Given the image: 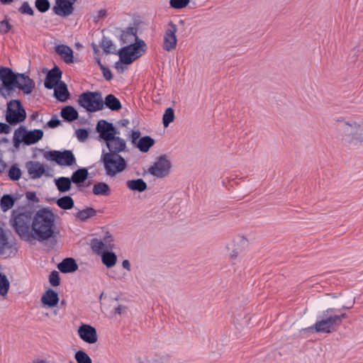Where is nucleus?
Segmentation results:
<instances>
[{
    "label": "nucleus",
    "instance_id": "nucleus-17",
    "mask_svg": "<svg viewBox=\"0 0 363 363\" xmlns=\"http://www.w3.org/2000/svg\"><path fill=\"white\" fill-rule=\"evenodd\" d=\"M28 172L33 179H39L43 175H48L45 166L37 161H28L26 163Z\"/></svg>",
    "mask_w": 363,
    "mask_h": 363
},
{
    "label": "nucleus",
    "instance_id": "nucleus-24",
    "mask_svg": "<svg viewBox=\"0 0 363 363\" xmlns=\"http://www.w3.org/2000/svg\"><path fill=\"white\" fill-rule=\"evenodd\" d=\"M106 107L112 111H118L122 108L120 100L113 94H109L102 99V110Z\"/></svg>",
    "mask_w": 363,
    "mask_h": 363
},
{
    "label": "nucleus",
    "instance_id": "nucleus-37",
    "mask_svg": "<svg viewBox=\"0 0 363 363\" xmlns=\"http://www.w3.org/2000/svg\"><path fill=\"white\" fill-rule=\"evenodd\" d=\"M96 215V211L92 207H86L79 211L75 217L80 221H85L88 218H92Z\"/></svg>",
    "mask_w": 363,
    "mask_h": 363
},
{
    "label": "nucleus",
    "instance_id": "nucleus-61",
    "mask_svg": "<svg viewBox=\"0 0 363 363\" xmlns=\"http://www.w3.org/2000/svg\"><path fill=\"white\" fill-rule=\"evenodd\" d=\"M335 318H338V320H337L339 326L342 324V319H345L347 318V315L345 313H343L340 315H335Z\"/></svg>",
    "mask_w": 363,
    "mask_h": 363
},
{
    "label": "nucleus",
    "instance_id": "nucleus-59",
    "mask_svg": "<svg viewBox=\"0 0 363 363\" xmlns=\"http://www.w3.org/2000/svg\"><path fill=\"white\" fill-rule=\"evenodd\" d=\"M119 134H120V132H119L118 129L113 124L112 128H111V132L110 143L111 142V140H113V139H115V138H119L118 136H117V135H119Z\"/></svg>",
    "mask_w": 363,
    "mask_h": 363
},
{
    "label": "nucleus",
    "instance_id": "nucleus-49",
    "mask_svg": "<svg viewBox=\"0 0 363 363\" xmlns=\"http://www.w3.org/2000/svg\"><path fill=\"white\" fill-rule=\"evenodd\" d=\"M89 135V128H78L76 130V135L79 141L84 142L85 141Z\"/></svg>",
    "mask_w": 363,
    "mask_h": 363
},
{
    "label": "nucleus",
    "instance_id": "nucleus-38",
    "mask_svg": "<svg viewBox=\"0 0 363 363\" xmlns=\"http://www.w3.org/2000/svg\"><path fill=\"white\" fill-rule=\"evenodd\" d=\"M128 35L134 36V40L135 41V39L139 38L138 36V28L136 27L129 26L125 30H122L119 37V40L122 44L127 43L129 41L128 39H124V36H128Z\"/></svg>",
    "mask_w": 363,
    "mask_h": 363
},
{
    "label": "nucleus",
    "instance_id": "nucleus-63",
    "mask_svg": "<svg viewBox=\"0 0 363 363\" xmlns=\"http://www.w3.org/2000/svg\"><path fill=\"white\" fill-rule=\"evenodd\" d=\"M118 123L121 127H126L129 124V121L128 119H121L118 121Z\"/></svg>",
    "mask_w": 363,
    "mask_h": 363
},
{
    "label": "nucleus",
    "instance_id": "nucleus-40",
    "mask_svg": "<svg viewBox=\"0 0 363 363\" xmlns=\"http://www.w3.org/2000/svg\"><path fill=\"white\" fill-rule=\"evenodd\" d=\"M10 288V282L7 277L2 272H0V295L6 296Z\"/></svg>",
    "mask_w": 363,
    "mask_h": 363
},
{
    "label": "nucleus",
    "instance_id": "nucleus-51",
    "mask_svg": "<svg viewBox=\"0 0 363 363\" xmlns=\"http://www.w3.org/2000/svg\"><path fill=\"white\" fill-rule=\"evenodd\" d=\"M130 140L131 142V143L135 146L136 145V143H138V141L139 140V139L141 137V133L138 130H133L130 134Z\"/></svg>",
    "mask_w": 363,
    "mask_h": 363
},
{
    "label": "nucleus",
    "instance_id": "nucleus-64",
    "mask_svg": "<svg viewBox=\"0 0 363 363\" xmlns=\"http://www.w3.org/2000/svg\"><path fill=\"white\" fill-rule=\"evenodd\" d=\"M94 59H95L96 63L99 66L100 69L105 66L101 63V57H99V55H95Z\"/></svg>",
    "mask_w": 363,
    "mask_h": 363
},
{
    "label": "nucleus",
    "instance_id": "nucleus-33",
    "mask_svg": "<svg viewBox=\"0 0 363 363\" xmlns=\"http://www.w3.org/2000/svg\"><path fill=\"white\" fill-rule=\"evenodd\" d=\"M101 262L107 268H112L117 262V255L112 250L106 251L101 256Z\"/></svg>",
    "mask_w": 363,
    "mask_h": 363
},
{
    "label": "nucleus",
    "instance_id": "nucleus-29",
    "mask_svg": "<svg viewBox=\"0 0 363 363\" xmlns=\"http://www.w3.org/2000/svg\"><path fill=\"white\" fill-rule=\"evenodd\" d=\"M126 186L130 190L138 192H143L147 189V184L143 179L128 180Z\"/></svg>",
    "mask_w": 363,
    "mask_h": 363
},
{
    "label": "nucleus",
    "instance_id": "nucleus-11",
    "mask_svg": "<svg viewBox=\"0 0 363 363\" xmlns=\"http://www.w3.org/2000/svg\"><path fill=\"white\" fill-rule=\"evenodd\" d=\"M169 28L165 30L162 48L165 51L174 50L177 44L176 33L177 26L172 21L168 23Z\"/></svg>",
    "mask_w": 363,
    "mask_h": 363
},
{
    "label": "nucleus",
    "instance_id": "nucleus-56",
    "mask_svg": "<svg viewBox=\"0 0 363 363\" xmlns=\"http://www.w3.org/2000/svg\"><path fill=\"white\" fill-rule=\"evenodd\" d=\"M127 65H125L121 60L116 62L114 65V67L118 70V72L123 73L125 69H127Z\"/></svg>",
    "mask_w": 363,
    "mask_h": 363
},
{
    "label": "nucleus",
    "instance_id": "nucleus-62",
    "mask_svg": "<svg viewBox=\"0 0 363 363\" xmlns=\"http://www.w3.org/2000/svg\"><path fill=\"white\" fill-rule=\"evenodd\" d=\"M122 266L124 269H127L128 271H130L131 269L130 263L128 259H125L122 262Z\"/></svg>",
    "mask_w": 363,
    "mask_h": 363
},
{
    "label": "nucleus",
    "instance_id": "nucleus-52",
    "mask_svg": "<svg viewBox=\"0 0 363 363\" xmlns=\"http://www.w3.org/2000/svg\"><path fill=\"white\" fill-rule=\"evenodd\" d=\"M61 121L56 115L53 116L51 119L47 123V126L50 128H55L60 125Z\"/></svg>",
    "mask_w": 363,
    "mask_h": 363
},
{
    "label": "nucleus",
    "instance_id": "nucleus-5",
    "mask_svg": "<svg viewBox=\"0 0 363 363\" xmlns=\"http://www.w3.org/2000/svg\"><path fill=\"white\" fill-rule=\"evenodd\" d=\"M338 129L342 135L344 145H357L363 144V126L354 121H344L338 120Z\"/></svg>",
    "mask_w": 363,
    "mask_h": 363
},
{
    "label": "nucleus",
    "instance_id": "nucleus-42",
    "mask_svg": "<svg viewBox=\"0 0 363 363\" xmlns=\"http://www.w3.org/2000/svg\"><path fill=\"white\" fill-rule=\"evenodd\" d=\"M51 4L49 0H35V7L40 13H45L50 9Z\"/></svg>",
    "mask_w": 363,
    "mask_h": 363
},
{
    "label": "nucleus",
    "instance_id": "nucleus-53",
    "mask_svg": "<svg viewBox=\"0 0 363 363\" xmlns=\"http://www.w3.org/2000/svg\"><path fill=\"white\" fill-rule=\"evenodd\" d=\"M100 69L103 74V77L105 78L106 80L111 81V79H113V74L108 67L104 66L101 67Z\"/></svg>",
    "mask_w": 363,
    "mask_h": 363
},
{
    "label": "nucleus",
    "instance_id": "nucleus-9",
    "mask_svg": "<svg viewBox=\"0 0 363 363\" xmlns=\"http://www.w3.org/2000/svg\"><path fill=\"white\" fill-rule=\"evenodd\" d=\"M44 158L60 166L71 167L76 164V158L72 150H49L43 152Z\"/></svg>",
    "mask_w": 363,
    "mask_h": 363
},
{
    "label": "nucleus",
    "instance_id": "nucleus-36",
    "mask_svg": "<svg viewBox=\"0 0 363 363\" xmlns=\"http://www.w3.org/2000/svg\"><path fill=\"white\" fill-rule=\"evenodd\" d=\"M101 47L103 48V52L106 55L114 54L117 52L116 47L113 41L108 39L106 36H103L101 42L100 43Z\"/></svg>",
    "mask_w": 363,
    "mask_h": 363
},
{
    "label": "nucleus",
    "instance_id": "nucleus-46",
    "mask_svg": "<svg viewBox=\"0 0 363 363\" xmlns=\"http://www.w3.org/2000/svg\"><path fill=\"white\" fill-rule=\"evenodd\" d=\"M60 281L59 272L56 270L52 271L49 275V282L50 285L53 287L58 286L60 284Z\"/></svg>",
    "mask_w": 363,
    "mask_h": 363
},
{
    "label": "nucleus",
    "instance_id": "nucleus-15",
    "mask_svg": "<svg viewBox=\"0 0 363 363\" xmlns=\"http://www.w3.org/2000/svg\"><path fill=\"white\" fill-rule=\"evenodd\" d=\"M62 72L57 65H55L52 69L48 71L44 86L47 89H53L62 81Z\"/></svg>",
    "mask_w": 363,
    "mask_h": 363
},
{
    "label": "nucleus",
    "instance_id": "nucleus-16",
    "mask_svg": "<svg viewBox=\"0 0 363 363\" xmlns=\"http://www.w3.org/2000/svg\"><path fill=\"white\" fill-rule=\"evenodd\" d=\"M79 337L86 343L94 344L98 340L97 331L90 325L82 324L78 329Z\"/></svg>",
    "mask_w": 363,
    "mask_h": 363
},
{
    "label": "nucleus",
    "instance_id": "nucleus-31",
    "mask_svg": "<svg viewBox=\"0 0 363 363\" xmlns=\"http://www.w3.org/2000/svg\"><path fill=\"white\" fill-rule=\"evenodd\" d=\"M90 246L92 251L100 256L105 253L106 251L110 250L104 241L97 238H93L91 240Z\"/></svg>",
    "mask_w": 363,
    "mask_h": 363
},
{
    "label": "nucleus",
    "instance_id": "nucleus-2",
    "mask_svg": "<svg viewBox=\"0 0 363 363\" xmlns=\"http://www.w3.org/2000/svg\"><path fill=\"white\" fill-rule=\"evenodd\" d=\"M0 80L2 82L0 94L4 99L11 96L16 88L21 90L26 95L30 94L35 88L34 81L28 75L25 73H16L7 67H0Z\"/></svg>",
    "mask_w": 363,
    "mask_h": 363
},
{
    "label": "nucleus",
    "instance_id": "nucleus-10",
    "mask_svg": "<svg viewBox=\"0 0 363 363\" xmlns=\"http://www.w3.org/2000/svg\"><path fill=\"white\" fill-rule=\"evenodd\" d=\"M172 164L166 155H160L153 164L148 168L147 172L157 177L162 178L170 173Z\"/></svg>",
    "mask_w": 363,
    "mask_h": 363
},
{
    "label": "nucleus",
    "instance_id": "nucleus-50",
    "mask_svg": "<svg viewBox=\"0 0 363 363\" xmlns=\"http://www.w3.org/2000/svg\"><path fill=\"white\" fill-rule=\"evenodd\" d=\"M101 240L104 241V242L108 245V247H109L111 250H113L115 248V245L113 243V237L109 231H106L105 233L103 240Z\"/></svg>",
    "mask_w": 363,
    "mask_h": 363
},
{
    "label": "nucleus",
    "instance_id": "nucleus-6",
    "mask_svg": "<svg viewBox=\"0 0 363 363\" xmlns=\"http://www.w3.org/2000/svg\"><path fill=\"white\" fill-rule=\"evenodd\" d=\"M340 309H335L334 308H329L322 313V315L319 316L320 320H318L316 323L308 328H304L302 330L304 332L314 333H332L337 330V328L339 326L337 320L338 318H335L333 314L336 311Z\"/></svg>",
    "mask_w": 363,
    "mask_h": 363
},
{
    "label": "nucleus",
    "instance_id": "nucleus-35",
    "mask_svg": "<svg viewBox=\"0 0 363 363\" xmlns=\"http://www.w3.org/2000/svg\"><path fill=\"white\" fill-rule=\"evenodd\" d=\"M53 200L63 210H70L74 206V201L70 196H64L57 199H53Z\"/></svg>",
    "mask_w": 363,
    "mask_h": 363
},
{
    "label": "nucleus",
    "instance_id": "nucleus-20",
    "mask_svg": "<svg viewBox=\"0 0 363 363\" xmlns=\"http://www.w3.org/2000/svg\"><path fill=\"white\" fill-rule=\"evenodd\" d=\"M60 301L58 294L52 289H48L41 297V303L44 306L54 308L57 306Z\"/></svg>",
    "mask_w": 363,
    "mask_h": 363
},
{
    "label": "nucleus",
    "instance_id": "nucleus-7",
    "mask_svg": "<svg viewBox=\"0 0 363 363\" xmlns=\"http://www.w3.org/2000/svg\"><path fill=\"white\" fill-rule=\"evenodd\" d=\"M78 104L88 113L102 111V94L99 91H86L82 93L78 98Z\"/></svg>",
    "mask_w": 363,
    "mask_h": 363
},
{
    "label": "nucleus",
    "instance_id": "nucleus-41",
    "mask_svg": "<svg viewBox=\"0 0 363 363\" xmlns=\"http://www.w3.org/2000/svg\"><path fill=\"white\" fill-rule=\"evenodd\" d=\"M22 172L19 167L14 164L11 166L8 172V177L10 180L16 182L21 177Z\"/></svg>",
    "mask_w": 363,
    "mask_h": 363
},
{
    "label": "nucleus",
    "instance_id": "nucleus-34",
    "mask_svg": "<svg viewBox=\"0 0 363 363\" xmlns=\"http://www.w3.org/2000/svg\"><path fill=\"white\" fill-rule=\"evenodd\" d=\"M12 248V244L9 241V238L4 230L0 226V255L6 254V250Z\"/></svg>",
    "mask_w": 363,
    "mask_h": 363
},
{
    "label": "nucleus",
    "instance_id": "nucleus-55",
    "mask_svg": "<svg viewBox=\"0 0 363 363\" xmlns=\"http://www.w3.org/2000/svg\"><path fill=\"white\" fill-rule=\"evenodd\" d=\"M11 125H9L8 123H0V134H8L11 132Z\"/></svg>",
    "mask_w": 363,
    "mask_h": 363
},
{
    "label": "nucleus",
    "instance_id": "nucleus-1",
    "mask_svg": "<svg viewBox=\"0 0 363 363\" xmlns=\"http://www.w3.org/2000/svg\"><path fill=\"white\" fill-rule=\"evenodd\" d=\"M55 218L56 215L48 207H43L34 212L33 232H30L32 241H50L52 245H55L56 238L60 233L55 225Z\"/></svg>",
    "mask_w": 363,
    "mask_h": 363
},
{
    "label": "nucleus",
    "instance_id": "nucleus-44",
    "mask_svg": "<svg viewBox=\"0 0 363 363\" xmlns=\"http://www.w3.org/2000/svg\"><path fill=\"white\" fill-rule=\"evenodd\" d=\"M191 0H169V7L174 9H182L186 8Z\"/></svg>",
    "mask_w": 363,
    "mask_h": 363
},
{
    "label": "nucleus",
    "instance_id": "nucleus-18",
    "mask_svg": "<svg viewBox=\"0 0 363 363\" xmlns=\"http://www.w3.org/2000/svg\"><path fill=\"white\" fill-rule=\"evenodd\" d=\"M55 52L60 56L67 64L74 62V51L68 45L65 44L57 45L55 47Z\"/></svg>",
    "mask_w": 363,
    "mask_h": 363
},
{
    "label": "nucleus",
    "instance_id": "nucleus-45",
    "mask_svg": "<svg viewBox=\"0 0 363 363\" xmlns=\"http://www.w3.org/2000/svg\"><path fill=\"white\" fill-rule=\"evenodd\" d=\"M18 11L23 15H28L30 16H33L35 14L34 10L28 1L22 3L21 6L18 9Z\"/></svg>",
    "mask_w": 363,
    "mask_h": 363
},
{
    "label": "nucleus",
    "instance_id": "nucleus-32",
    "mask_svg": "<svg viewBox=\"0 0 363 363\" xmlns=\"http://www.w3.org/2000/svg\"><path fill=\"white\" fill-rule=\"evenodd\" d=\"M57 190L60 193L69 191L72 188V179L69 177H61L55 179Z\"/></svg>",
    "mask_w": 363,
    "mask_h": 363
},
{
    "label": "nucleus",
    "instance_id": "nucleus-26",
    "mask_svg": "<svg viewBox=\"0 0 363 363\" xmlns=\"http://www.w3.org/2000/svg\"><path fill=\"white\" fill-rule=\"evenodd\" d=\"M116 55L119 56L121 61L125 65H129L137 60L131 50L128 49V45L123 46L119 49Z\"/></svg>",
    "mask_w": 363,
    "mask_h": 363
},
{
    "label": "nucleus",
    "instance_id": "nucleus-19",
    "mask_svg": "<svg viewBox=\"0 0 363 363\" xmlns=\"http://www.w3.org/2000/svg\"><path fill=\"white\" fill-rule=\"evenodd\" d=\"M89 177L88 169L81 167L75 170L70 177L72 182L77 185L78 189L82 191V188L84 186V184Z\"/></svg>",
    "mask_w": 363,
    "mask_h": 363
},
{
    "label": "nucleus",
    "instance_id": "nucleus-39",
    "mask_svg": "<svg viewBox=\"0 0 363 363\" xmlns=\"http://www.w3.org/2000/svg\"><path fill=\"white\" fill-rule=\"evenodd\" d=\"M175 118L174 110L172 107L167 108L162 116V123L164 128H167L169 125L174 122Z\"/></svg>",
    "mask_w": 363,
    "mask_h": 363
},
{
    "label": "nucleus",
    "instance_id": "nucleus-13",
    "mask_svg": "<svg viewBox=\"0 0 363 363\" xmlns=\"http://www.w3.org/2000/svg\"><path fill=\"white\" fill-rule=\"evenodd\" d=\"M112 125L113 123L108 122L104 119L99 120L96 125V131L99 133V140L100 141H104L109 150H111L110 147V140Z\"/></svg>",
    "mask_w": 363,
    "mask_h": 363
},
{
    "label": "nucleus",
    "instance_id": "nucleus-8",
    "mask_svg": "<svg viewBox=\"0 0 363 363\" xmlns=\"http://www.w3.org/2000/svg\"><path fill=\"white\" fill-rule=\"evenodd\" d=\"M26 111L19 99H11L7 103L6 121L14 126L23 122L26 118Z\"/></svg>",
    "mask_w": 363,
    "mask_h": 363
},
{
    "label": "nucleus",
    "instance_id": "nucleus-22",
    "mask_svg": "<svg viewBox=\"0 0 363 363\" xmlns=\"http://www.w3.org/2000/svg\"><path fill=\"white\" fill-rule=\"evenodd\" d=\"M128 48L131 50L137 60L143 56L147 50V44L140 38H137L133 43L128 45Z\"/></svg>",
    "mask_w": 363,
    "mask_h": 363
},
{
    "label": "nucleus",
    "instance_id": "nucleus-54",
    "mask_svg": "<svg viewBox=\"0 0 363 363\" xmlns=\"http://www.w3.org/2000/svg\"><path fill=\"white\" fill-rule=\"evenodd\" d=\"M26 196L28 201H30L33 203L39 202V199L38 198L35 191H27Z\"/></svg>",
    "mask_w": 363,
    "mask_h": 363
},
{
    "label": "nucleus",
    "instance_id": "nucleus-58",
    "mask_svg": "<svg viewBox=\"0 0 363 363\" xmlns=\"http://www.w3.org/2000/svg\"><path fill=\"white\" fill-rule=\"evenodd\" d=\"M107 16L106 10L101 9L98 11L97 16L94 17V21L98 22L100 19L105 18Z\"/></svg>",
    "mask_w": 363,
    "mask_h": 363
},
{
    "label": "nucleus",
    "instance_id": "nucleus-48",
    "mask_svg": "<svg viewBox=\"0 0 363 363\" xmlns=\"http://www.w3.org/2000/svg\"><path fill=\"white\" fill-rule=\"evenodd\" d=\"M12 28V26L9 23L8 16H6L3 21H0V33L2 35L8 33Z\"/></svg>",
    "mask_w": 363,
    "mask_h": 363
},
{
    "label": "nucleus",
    "instance_id": "nucleus-12",
    "mask_svg": "<svg viewBox=\"0 0 363 363\" xmlns=\"http://www.w3.org/2000/svg\"><path fill=\"white\" fill-rule=\"evenodd\" d=\"M78 0H55V5L52 7L55 14L61 17H67L73 14L74 11V4Z\"/></svg>",
    "mask_w": 363,
    "mask_h": 363
},
{
    "label": "nucleus",
    "instance_id": "nucleus-4",
    "mask_svg": "<svg viewBox=\"0 0 363 363\" xmlns=\"http://www.w3.org/2000/svg\"><path fill=\"white\" fill-rule=\"evenodd\" d=\"M34 211L27 206H18L12 210L10 224L14 232L23 240L32 242L30 232L33 228Z\"/></svg>",
    "mask_w": 363,
    "mask_h": 363
},
{
    "label": "nucleus",
    "instance_id": "nucleus-27",
    "mask_svg": "<svg viewBox=\"0 0 363 363\" xmlns=\"http://www.w3.org/2000/svg\"><path fill=\"white\" fill-rule=\"evenodd\" d=\"M20 199V196L18 194L12 195V194H4L1 196L0 200V206L1 209L3 212H6L7 211L12 208L14 206L16 201Z\"/></svg>",
    "mask_w": 363,
    "mask_h": 363
},
{
    "label": "nucleus",
    "instance_id": "nucleus-28",
    "mask_svg": "<svg viewBox=\"0 0 363 363\" xmlns=\"http://www.w3.org/2000/svg\"><path fill=\"white\" fill-rule=\"evenodd\" d=\"M155 140L149 135L143 136L135 145L141 152L146 153L154 146Z\"/></svg>",
    "mask_w": 363,
    "mask_h": 363
},
{
    "label": "nucleus",
    "instance_id": "nucleus-3",
    "mask_svg": "<svg viewBox=\"0 0 363 363\" xmlns=\"http://www.w3.org/2000/svg\"><path fill=\"white\" fill-rule=\"evenodd\" d=\"M110 147V152L103 150L101 162L104 164L106 174L109 177H114L127 167L126 161L118 155L119 152L125 151V140L121 138H115L111 140Z\"/></svg>",
    "mask_w": 363,
    "mask_h": 363
},
{
    "label": "nucleus",
    "instance_id": "nucleus-43",
    "mask_svg": "<svg viewBox=\"0 0 363 363\" xmlns=\"http://www.w3.org/2000/svg\"><path fill=\"white\" fill-rule=\"evenodd\" d=\"M74 358L77 363H92L91 359L84 350L76 352Z\"/></svg>",
    "mask_w": 363,
    "mask_h": 363
},
{
    "label": "nucleus",
    "instance_id": "nucleus-25",
    "mask_svg": "<svg viewBox=\"0 0 363 363\" xmlns=\"http://www.w3.org/2000/svg\"><path fill=\"white\" fill-rule=\"evenodd\" d=\"M60 116L64 121L72 123L79 118L77 110L72 106H65L61 109Z\"/></svg>",
    "mask_w": 363,
    "mask_h": 363
},
{
    "label": "nucleus",
    "instance_id": "nucleus-23",
    "mask_svg": "<svg viewBox=\"0 0 363 363\" xmlns=\"http://www.w3.org/2000/svg\"><path fill=\"white\" fill-rule=\"evenodd\" d=\"M53 89V96L58 101L66 102L70 98V93L65 82H61Z\"/></svg>",
    "mask_w": 363,
    "mask_h": 363
},
{
    "label": "nucleus",
    "instance_id": "nucleus-60",
    "mask_svg": "<svg viewBox=\"0 0 363 363\" xmlns=\"http://www.w3.org/2000/svg\"><path fill=\"white\" fill-rule=\"evenodd\" d=\"M126 309H127V307H126V306H123V305H118V306L115 308V314L121 315V314H123V313H125Z\"/></svg>",
    "mask_w": 363,
    "mask_h": 363
},
{
    "label": "nucleus",
    "instance_id": "nucleus-47",
    "mask_svg": "<svg viewBox=\"0 0 363 363\" xmlns=\"http://www.w3.org/2000/svg\"><path fill=\"white\" fill-rule=\"evenodd\" d=\"M21 143L24 144V138L22 135V134L21 133L19 128H17L14 131V134H13V144L14 147L18 149L20 147Z\"/></svg>",
    "mask_w": 363,
    "mask_h": 363
},
{
    "label": "nucleus",
    "instance_id": "nucleus-57",
    "mask_svg": "<svg viewBox=\"0 0 363 363\" xmlns=\"http://www.w3.org/2000/svg\"><path fill=\"white\" fill-rule=\"evenodd\" d=\"M241 252L242 248L240 246L236 247L235 245L233 244V250L230 253V257L233 259L236 258Z\"/></svg>",
    "mask_w": 363,
    "mask_h": 363
},
{
    "label": "nucleus",
    "instance_id": "nucleus-21",
    "mask_svg": "<svg viewBox=\"0 0 363 363\" xmlns=\"http://www.w3.org/2000/svg\"><path fill=\"white\" fill-rule=\"evenodd\" d=\"M78 268L77 261L72 257H66L57 264V269L63 274L75 272Z\"/></svg>",
    "mask_w": 363,
    "mask_h": 363
},
{
    "label": "nucleus",
    "instance_id": "nucleus-14",
    "mask_svg": "<svg viewBox=\"0 0 363 363\" xmlns=\"http://www.w3.org/2000/svg\"><path fill=\"white\" fill-rule=\"evenodd\" d=\"M18 128L24 138V145L27 146L36 144L43 138L44 135V133L41 129L28 130L23 125H21Z\"/></svg>",
    "mask_w": 363,
    "mask_h": 363
},
{
    "label": "nucleus",
    "instance_id": "nucleus-30",
    "mask_svg": "<svg viewBox=\"0 0 363 363\" xmlns=\"http://www.w3.org/2000/svg\"><path fill=\"white\" fill-rule=\"evenodd\" d=\"M92 193L95 196H108L111 194V189L106 182H97L92 188Z\"/></svg>",
    "mask_w": 363,
    "mask_h": 363
}]
</instances>
